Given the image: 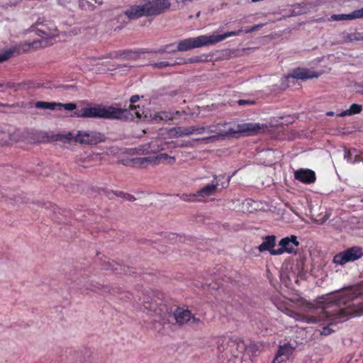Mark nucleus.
<instances>
[{
	"instance_id": "1",
	"label": "nucleus",
	"mask_w": 363,
	"mask_h": 363,
	"mask_svg": "<svg viewBox=\"0 0 363 363\" xmlns=\"http://www.w3.org/2000/svg\"><path fill=\"white\" fill-rule=\"evenodd\" d=\"M323 299L320 302L323 316L331 323L328 326L323 327L320 334L328 335L334 331L330 325L342 323L351 316L361 314L358 308L361 302L358 299H363V284L346 291L330 294L323 297Z\"/></svg>"
},
{
	"instance_id": "2",
	"label": "nucleus",
	"mask_w": 363,
	"mask_h": 363,
	"mask_svg": "<svg viewBox=\"0 0 363 363\" xmlns=\"http://www.w3.org/2000/svg\"><path fill=\"white\" fill-rule=\"evenodd\" d=\"M206 132L215 133V135L197 139V140H203L206 142H213L225 138H233L237 133H244L247 135H255L262 130H264V126L259 123H241L235 125V128L230 126V124L227 122L219 123L215 125H211L206 127Z\"/></svg>"
},
{
	"instance_id": "3",
	"label": "nucleus",
	"mask_w": 363,
	"mask_h": 363,
	"mask_svg": "<svg viewBox=\"0 0 363 363\" xmlns=\"http://www.w3.org/2000/svg\"><path fill=\"white\" fill-rule=\"evenodd\" d=\"M264 25V23H259L248 27L245 30L240 28L238 30L228 31L220 35H200L196 38L182 40L178 43L177 50L183 52L188 51L194 48L212 45L219 42H222V40H224L229 37L238 36L242 33H250L252 32H255L263 27Z\"/></svg>"
},
{
	"instance_id": "4",
	"label": "nucleus",
	"mask_w": 363,
	"mask_h": 363,
	"mask_svg": "<svg viewBox=\"0 0 363 363\" xmlns=\"http://www.w3.org/2000/svg\"><path fill=\"white\" fill-rule=\"evenodd\" d=\"M72 116L77 118H99L106 119H128L133 117V113L127 108L104 107L97 106L78 109L73 113Z\"/></svg>"
},
{
	"instance_id": "5",
	"label": "nucleus",
	"mask_w": 363,
	"mask_h": 363,
	"mask_svg": "<svg viewBox=\"0 0 363 363\" xmlns=\"http://www.w3.org/2000/svg\"><path fill=\"white\" fill-rule=\"evenodd\" d=\"M170 6V0H143L138 6H132L127 9L125 15L129 19L156 16L166 12Z\"/></svg>"
},
{
	"instance_id": "6",
	"label": "nucleus",
	"mask_w": 363,
	"mask_h": 363,
	"mask_svg": "<svg viewBox=\"0 0 363 363\" xmlns=\"http://www.w3.org/2000/svg\"><path fill=\"white\" fill-rule=\"evenodd\" d=\"M105 135L96 130L68 131L57 134V140L64 143H76L82 145H96L105 141Z\"/></svg>"
},
{
	"instance_id": "7",
	"label": "nucleus",
	"mask_w": 363,
	"mask_h": 363,
	"mask_svg": "<svg viewBox=\"0 0 363 363\" xmlns=\"http://www.w3.org/2000/svg\"><path fill=\"white\" fill-rule=\"evenodd\" d=\"M47 45L45 40H35L33 42L25 41L18 45L13 46L0 53V62L7 60L16 54L21 55L30 49H38Z\"/></svg>"
},
{
	"instance_id": "8",
	"label": "nucleus",
	"mask_w": 363,
	"mask_h": 363,
	"mask_svg": "<svg viewBox=\"0 0 363 363\" xmlns=\"http://www.w3.org/2000/svg\"><path fill=\"white\" fill-rule=\"evenodd\" d=\"M225 178V174H220L218 176H215L214 179L216 180V183H212L211 184H207L203 186L202 189H199L197 192L193 194H183L182 199L186 202H199L201 201L197 198L205 199L206 197H209L215 194V193L218 191V187L219 186V182L221 179Z\"/></svg>"
},
{
	"instance_id": "9",
	"label": "nucleus",
	"mask_w": 363,
	"mask_h": 363,
	"mask_svg": "<svg viewBox=\"0 0 363 363\" xmlns=\"http://www.w3.org/2000/svg\"><path fill=\"white\" fill-rule=\"evenodd\" d=\"M217 349L220 352L230 353L233 357H238L239 353L242 352L246 346L241 340H232L225 337H220L217 341Z\"/></svg>"
},
{
	"instance_id": "10",
	"label": "nucleus",
	"mask_w": 363,
	"mask_h": 363,
	"mask_svg": "<svg viewBox=\"0 0 363 363\" xmlns=\"http://www.w3.org/2000/svg\"><path fill=\"white\" fill-rule=\"evenodd\" d=\"M362 256V248L359 246H354L335 255L333 257V262L336 264L344 265L348 262H354Z\"/></svg>"
},
{
	"instance_id": "11",
	"label": "nucleus",
	"mask_w": 363,
	"mask_h": 363,
	"mask_svg": "<svg viewBox=\"0 0 363 363\" xmlns=\"http://www.w3.org/2000/svg\"><path fill=\"white\" fill-rule=\"evenodd\" d=\"M149 52L145 49L138 50H119L113 51L103 58L104 59H122L123 60H136L140 54Z\"/></svg>"
},
{
	"instance_id": "12",
	"label": "nucleus",
	"mask_w": 363,
	"mask_h": 363,
	"mask_svg": "<svg viewBox=\"0 0 363 363\" xmlns=\"http://www.w3.org/2000/svg\"><path fill=\"white\" fill-rule=\"evenodd\" d=\"M173 315L179 325H184L188 323L193 325L201 323L199 318H196L189 309H184V308H176V310L173 312Z\"/></svg>"
},
{
	"instance_id": "13",
	"label": "nucleus",
	"mask_w": 363,
	"mask_h": 363,
	"mask_svg": "<svg viewBox=\"0 0 363 363\" xmlns=\"http://www.w3.org/2000/svg\"><path fill=\"white\" fill-rule=\"evenodd\" d=\"M320 73H318L311 69L298 67L294 69L291 72L286 75V79L294 78L301 80L318 77Z\"/></svg>"
},
{
	"instance_id": "14",
	"label": "nucleus",
	"mask_w": 363,
	"mask_h": 363,
	"mask_svg": "<svg viewBox=\"0 0 363 363\" xmlns=\"http://www.w3.org/2000/svg\"><path fill=\"white\" fill-rule=\"evenodd\" d=\"M294 350L295 347L289 343L280 345L272 363H282L287 360L293 354Z\"/></svg>"
},
{
	"instance_id": "15",
	"label": "nucleus",
	"mask_w": 363,
	"mask_h": 363,
	"mask_svg": "<svg viewBox=\"0 0 363 363\" xmlns=\"http://www.w3.org/2000/svg\"><path fill=\"white\" fill-rule=\"evenodd\" d=\"M296 180L303 184H313L316 180L315 173L310 169H299L294 173Z\"/></svg>"
},
{
	"instance_id": "16",
	"label": "nucleus",
	"mask_w": 363,
	"mask_h": 363,
	"mask_svg": "<svg viewBox=\"0 0 363 363\" xmlns=\"http://www.w3.org/2000/svg\"><path fill=\"white\" fill-rule=\"evenodd\" d=\"M206 131V128L203 126H190L187 128L177 127L172 129L169 133L171 135L182 136L192 134H202Z\"/></svg>"
},
{
	"instance_id": "17",
	"label": "nucleus",
	"mask_w": 363,
	"mask_h": 363,
	"mask_svg": "<svg viewBox=\"0 0 363 363\" xmlns=\"http://www.w3.org/2000/svg\"><path fill=\"white\" fill-rule=\"evenodd\" d=\"M279 245L282 247L286 253L292 254L296 252V248L299 245L296 235L283 238Z\"/></svg>"
},
{
	"instance_id": "18",
	"label": "nucleus",
	"mask_w": 363,
	"mask_h": 363,
	"mask_svg": "<svg viewBox=\"0 0 363 363\" xmlns=\"http://www.w3.org/2000/svg\"><path fill=\"white\" fill-rule=\"evenodd\" d=\"M103 269L107 271L111 270L116 274H125L129 275H133L135 274V272L130 267L119 264L118 263L108 262L104 264Z\"/></svg>"
},
{
	"instance_id": "19",
	"label": "nucleus",
	"mask_w": 363,
	"mask_h": 363,
	"mask_svg": "<svg viewBox=\"0 0 363 363\" xmlns=\"http://www.w3.org/2000/svg\"><path fill=\"white\" fill-rule=\"evenodd\" d=\"M356 18H363V7L354 10L350 14H333L331 16V20L335 21H349Z\"/></svg>"
},
{
	"instance_id": "20",
	"label": "nucleus",
	"mask_w": 363,
	"mask_h": 363,
	"mask_svg": "<svg viewBox=\"0 0 363 363\" xmlns=\"http://www.w3.org/2000/svg\"><path fill=\"white\" fill-rule=\"evenodd\" d=\"M152 163L153 165H157L160 164L172 165L176 162V158L174 156H169L167 153H160L156 156L152 157Z\"/></svg>"
},
{
	"instance_id": "21",
	"label": "nucleus",
	"mask_w": 363,
	"mask_h": 363,
	"mask_svg": "<svg viewBox=\"0 0 363 363\" xmlns=\"http://www.w3.org/2000/svg\"><path fill=\"white\" fill-rule=\"evenodd\" d=\"M276 245V237L275 235H267L265 237L262 243L259 246V252L269 251L273 248Z\"/></svg>"
},
{
	"instance_id": "22",
	"label": "nucleus",
	"mask_w": 363,
	"mask_h": 363,
	"mask_svg": "<svg viewBox=\"0 0 363 363\" xmlns=\"http://www.w3.org/2000/svg\"><path fill=\"white\" fill-rule=\"evenodd\" d=\"M61 106V103L56 102H47V101H38L35 104L37 108L48 109V110H58V106Z\"/></svg>"
},
{
	"instance_id": "23",
	"label": "nucleus",
	"mask_w": 363,
	"mask_h": 363,
	"mask_svg": "<svg viewBox=\"0 0 363 363\" xmlns=\"http://www.w3.org/2000/svg\"><path fill=\"white\" fill-rule=\"evenodd\" d=\"M361 152L358 151L355 148H351L345 152V158H347L348 162L351 163H357L359 161H356V160L359 159V153Z\"/></svg>"
},
{
	"instance_id": "24",
	"label": "nucleus",
	"mask_w": 363,
	"mask_h": 363,
	"mask_svg": "<svg viewBox=\"0 0 363 363\" xmlns=\"http://www.w3.org/2000/svg\"><path fill=\"white\" fill-rule=\"evenodd\" d=\"M152 157H135L132 160L133 167H145L152 163Z\"/></svg>"
},
{
	"instance_id": "25",
	"label": "nucleus",
	"mask_w": 363,
	"mask_h": 363,
	"mask_svg": "<svg viewBox=\"0 0 363 363\" xmlns=\"http://www.w3.org/2000/svg\"><path fill=\"white\" fill-rule=\"evenodd\" d=\"M362 111V106L357 104H353L351 105L350 109L342 111L337 113V116H351L353 114L359 113Z\"/></svg>"
},
{
	"instance_id": "26",
	"label": "nucleus",
	"mask_w": 363,
	"mask_h": 363,
	"mask_svg": "<svg viewBox=\"0 0 363 363\" xmlns=\"http://www.w3.org/2000/svg\"><path fill=\"white\" fill-rule=\"evenodd\" d=\"M143 303L145 310L152 311L156 314H160V311H162V309L160 308L159 304L155 301L150 302L144 298Z\"/></svg>"
},
{
	"instance_id": "27",
	"label": "nucleus",
	"mask_w": 363,
	"mask_h": 363,
	"mask_svg": "<svg viewBox=\"0 0 363 363\" xmlns=\"http://www.w3.org/2000/svg\"><path fill=\"white\" fill-rule=\"evenodd\" d=\"M138 100V95H133L130 99V104L129 106V108L131 111H134V114L136 116L137 118H140V113L138 112V111L136 110L137 108L139 107L134 105V104L136 103Z\"/></svg>"
},
{
	"instance_id": "28",
	"label": "nucleus",
	"mask_w": 363,
	"mask_h": 363,
	"mask_svg": "<svg viewBox=\"0 0 363 363\" xmlns=\"http://www.w3.org/2000/svg\"><path fill=\"white\" fill-rule=\"evenodd\" d=\"M237 104L240 106H254L257 104V101L255 99H239Z\"/></svg>"
},
{
	"instance_id": "29",
	"label": "nucleus",
	"mask_w": 363,
	"mask_h": 363,
	"mask_svg": "<svg viewBox=\"0 0 363 363\" xmlns=\"http://www.w3.org/2000/svg\"><path fill=\"white\" fill-rule=\"evenodd\" d=\"M173 63H170L168 61H160L152 64V67L155 68L162 69L169 66L173 65Z\"/></svg>"
},
{
	"instance_id": "30",
	"label": "nucleus",
	"mask_w": 363,
	"mask_h": 363,
	"mask_svg": "<svg viewBox=\"0 0 363 363\" xmlns=\"http://www.w3.org/2000/svg\"><path fill=\"white\" fill-rule=\"evenodd\" d=\"M63 108L66 111H74L77 108V105L74 103L61 104L60 106H58V110Z\"/></svg>"
},
{
	"instance_id": "31",
	"label": "nucleus",
	"mask_w": 363,
	"mask_h": 363,
	"mask_svg": "<svg viewBox=\"0 0 363 363\" xmlns=\"http://www.w3.org/2000/svg\"><path fill=\"white\" fill-rule=\"evenodd\" d=\"M37 33L42 38H45L46 40H49L50 38H52L54 36L50 33L47 32L45 30L42 28L38 29Z\"/></svg>"
},
{
	"instance_id": "32",
	"label": "nucleus",
	"mask_w": 363,
	"mask_h": 363,
	"mask_svg": "<svg viewBox=\"0 0 363 363\" xmlns=\"http://www.w3.org/2000/svg\"><path fill=\"white\" fill-rule=\"evenodd\" d=\"M157 141H151V143L149 144V147H145L143 149V151L146 152V153H149L150 152H153L156 150L157 148Z\"/></svg>"
},
{
	"instance_id": "33",
	"label": "nucleus",
	"mask_w": 363,
	"mask_h": 363,
	"mask_svg": "<svg viewBox=\"0 0 363 363\" xmlns=\"http://www.w3.org/2000/svg\"><path fill=\"white\" fill-rule=\"evenodd\" d=\"M230 179L231 176H228L226 177V176L225 175V178L221 179V180L219 182V185H220L222 188L226 189L229 185Z\"/></svg>"
},
{
	"instance_id": "34",
	"label": "nucleus",
	"mask_w": 363,
	"mask_h": 363,
	"mask_svg": "<svg viewBox=\"0 0 363 363\" xmlns=\"http://www.w3.org/2000/svg\"><path fill=\"white\" fill-rule=\"evenodd\" d=\"M116 195L117 196H123L125 199H126L128 201H135V198L133 195L129 194H125V193H123L122 191L117 192L116 194Z\"/></svg>"
},
{
	"instance_id": "35",
	"label": "nucleus",
	"mask_w": 363,
	"mask_h": 363,
	"mask_svg": "<svg viewBox=\"0 0 363 363\" xmlns=\"http://www.w3.org/2000/svg\"><path fill=\"white\" fill-rule=\"evenodd\" d=\"M330 216H331V213L326 211L325 213V214L318 220V223L323 224L324 222L329 220Z\"/></svg>"
},
{
	"instance_id": "36",
	"label": "nucleus",
	"mask_w": 363,
	"mask_h": 363,
	"mask_svg": "<svg viewBox=\"0 0 363 363\" xmlns=\"http://www.w3.org/2000/svg\"><path fill=\"white\" fill-rule=\"evenodd\" d=\"M203 61L202 57L199 56H195L191 58L185 60L184 63H194Z\"/></svg>"
},
{
	"instance_id": "37",
	"label": "nucleus",
	"mask_w": 363,
	"mask_h": 363,
	"mask_svg": "<svg viewBox=\"0 0 363 363\" xmlns=\"http://www.w3.org/2000/svg\"><path fill=\"white\" fill-rule=\"evenodd\" d=\"M284 252H286L284 251V250L281 246H280V248H279L278 250L272 249L269 252L270 255H282Z\"/></svg>"
},
{
	"instance_id": "38",
	"label": "nucleus",
	"mask_w": 363,
	"mask_h": 363,
	"mask_svg": "<svg viewBox=\"0 0 363 363\" xmlns=\"http://www.w3.org/2000/svg\"><path fill=\"white\" fill-rule=\"evenodd\" d=\"M104 288L101 286L100 284L92 285V288L90 289L91 291H97L98 290Z\"/></svg>"
},
{
	"instance_id": "39",
	"label": "nucleus",
	"mask_w": 363,
	"mask_h": 363,
	"mask_svg": "<svg viewBox=\"0 0 363 363\" xmlns=\"http://www.w3.org/2000/svg\"><path fill=\"white\" fill-rule=\"evenodd\" d=\"M248 348L255 352V351L257 350L258 346H257V345H255V343H250V345L248 346Z\"/></svg>"
},
{
	"instance_id": "40",
	"label": "nucleus",
	"mask_w": 363,
	"mask_h": 363,
	"mask_svg": "<svg viewBox=\"0 0 363 363\" xmlns=\"http://www.w3.org/2000/svg\"><path fill=\"white\" fill-rule=\"evenodd\" d=\"M4 86H5L6 88H11V84L10 83H7L6 84L0 83V87H4Z\"/></svg>"
},
{
	"instance_id": "41",
	"label": "nucleus",
	"mask_w": 363,
	"mask_h": 363,
	"mask_svg": "<svg viewBox=\"0 0 363 363\" xmlns=\"http://www.w3.org/2000/svg\"><path fill=\"white\" fill-rule=\"evenodd\" d=\"M359 159L356 160V161H359V162H362L363 163V152L359 153Z\"/></svg>"
},
{
	"instance_id": "42",
	"label": "nucleus",
	"mask_w": 363,
	"mask_h": 363,
	"mask_svg": "<svg viewBox=\"0 0 363 363\" xmlns=\"http://www.w3.org/2000/svg\"><path fill=\"white\" fill-rule=\"evenodd\" d=\"M326 115H328V116H333L334 115V112H332V111H330V112L326 113Z\"/></svg>"
},
{
	"instance_id": "43",
	"label": "nucleus",
	"mask_w": 363,
	"mask_h": 363,
	"mask_svg": "<svg viewBox=\"0 0 363 363\" xmlns=\"http://www.w3.org/2000/svg\"><path fill=\"white\" fill-rule=\"evenodd\" d=\"M3 198H4V194L1 192H0V200L3 199Z\"/></svg>"
},
{
	"instance_id": "44",
	"label": "nucleus",
	"mask_w": 363,
	"mask_h": 363,
	"mask_svg": "<svg viewBox=\"0 0 363 363\" xmlns=\"http://www.w3.org/2000/svg\"><path fill=\"white\" fill-rule=\"evenodd\" d=\"M261 0H252V2H258V1H260Z\"/></svg>"
},
{
	"instance_id": "45",
	"label": "nucleus",
	"mask_w": 363,
	"mask_h": 363,
	"mask_svg": "<svg viewBox=\"0 0 363 363\" xmlns=\"http://www.w3.org/2000/svg\"><path fill=\"white\" fill-rule=\"evenodd\" d=\"M341 363H344V362H341ZM346 363H351V362H346Z\"/></svg>"
}]
</instances>
